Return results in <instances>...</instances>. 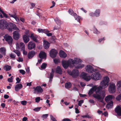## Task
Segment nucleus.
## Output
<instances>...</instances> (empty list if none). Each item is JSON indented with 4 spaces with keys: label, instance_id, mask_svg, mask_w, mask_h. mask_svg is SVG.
I'll list each match as a JSON object with an SVG mask.
<instances>
[{
    "label": "nucleus",
    "instance_id": "1",
    "mask_svg": "<svg viewBox=\"0 0 121 121\" xmlns=\"http://www.w3.org/2000/svg\"><path fill=\"white\" fill-rule=\"evenodd\" d=\"M98 88L97 86H93L89 90L88 94L89 95H91L95 91L96 93L93 94V96L95 98L97 99L99 102L103 103L104 98L105 95V92L104 91H102L100 92L99 90L97 89Z\"/></svg>",
    "mask_w": 121,
    "mask_h": 121
},
{
    "label": "nucleus",
    "instance_id": "2",
    "mask_svg": "<svg viewBox=\"0 0 121 121\" xmlns=\"http://www.w3.org/2000/svg\"><path fill=\"white\" fill-rule=\"evenodd\" d=\"M81 76L82 78L87 81H89L91 79V78L95 80H100L102 78L101 75L99 72H96L94 74L91 75V77L87 74L84 72L82 73Z\"/></svg>",
    "mask_w": 121,
    "mask_h": 121
},
{
    "label": "nucleus",
    "instance_id": "3",
    "mask_svg": "<svg viewBox=\"0 0 121 121\" xmlns=\"http://www.w3.org/2000/svg\"><path fill=\"white\" fill-rule=\"evenodd\" d=\"M80 60L79 58H75L74 60L70 59L68 61L62 60V64L64 68L66 69L69 66H71V64L74 65L75 64H77Z\"/></svg>",
    "mask_w": 121,
    "mask_h": 121
},
{
    "label": "nucleus",
    "instance_id": "4",
    "mask_svg": "<svg viewBox=\"0 0 121 121\" xmlns=\"http://www.w3.org/2000/svg\"><path fill=\"white\" fill-rule=\"evenodd\" d=\"M109 82V79L108 77L105 76L103 78L102 80L100 82L99 86H97V89L99 90L100 92L102 91V89L107 87Z\"/></svg>",
    "mask_w": 121,
    "mask_h": 121
},
{
    "label": "nucleus",
    "instance_id": "5",
    "mask_svg": "<svg viewBox=\"0 0 121 121\" xmlns=\"http://www.w3.org/2000/svg\"><path fill=\"white\" fill-rule=\"evenodd\" d=\"M113 96L112 95H109L105 97V100L108 103L110 101H111L106 105L107 107H111L113 106V102L112 101H111L113 98Z\"/></svg>",
    "mask_w": 121,
    "mask_h": 121
},
{
    "label": "nucleus",
    "instance_id": "6",
    "mask_svg": "<svg viewBox=\"0 0 121 121\" xmlns=\"http://www.w3.org/2000/svg\"><path fill=\"white\" fill-rule=\"evenodd\" d=\"M116 87L115 83L113 82H110L108 86V91L110 93H114L116 91Z\"/></svg>",
    "mask_w": 121,
    "mask_h": 121
},
{
    "label": "nucleus",
    "instance_id": "7",
    "mask_svg": "<svg viewBox=\"0 0 121 121\" xmlns=\"http://www.w3.org/2000/svg\"><path fill=\"white\" fill-rule=\"evenodd\" d=\"M6 28L9 31H11L13 30H16L18 31H19V29L14 24L11 23H8Z\"/></svg>",
    "mask_w": 121,
    "mask_h": 121
},
{
    "label": "nucleus",
    "instance_id": "8",
    "mask_svg": "<svg viewBox=\"0 0 121 121\" xmlns=\"http://www.w3.org/2000/svg\"><path fill=\"white\" fill-rule=\"evenodd\" d=\"M68 74L72 76L73 78H75L77 77L78 75L79 72L77 69H73L72 71H69L68 72Z\"/></svg>",
    "mask_w": 121,
    "mask_h": 121
},
{
    "label": "nucleus",
    "instance_id": "9",
    "mask_svg": "<svg viewBox=\"0 0 121 121\" xmlns=\"http://www.w3.org/2000/svg\"><path fill=\"white\" fill-rule=\"evenodd\" d=\"M8 23L5 20H0V29L3 30L6 29Z\"/></svg>",
    "mask_w": 121,
    "mask_h": 121
},
{
    "label": "nucleus",
    "instance_id": "10",
    "mask_svg": "<svg viewBox=\"0 0 121 121\" xmlns=\"http://www.w3.org/2000/svg\"><path fill=\"white\" fill-rule=\"evenodd\" d=\"M4 37L8 43L10 45H11L13 41L12 37L8 35H6L4 36Z\"/></svg>",
    "mask_w": 121,
    "mask_h": 121
},
{
    "label": "nucleus",
    "instance_id": "11",
    "mask_svg": "<svg viewBox=\"0 0 121 121\" xmlns=\"http://www.w3.org/2000/svg\"><path fill=\"white\" fill-rule=\"evenodd\" d=\"M57 52L56 50L55 49H52L50 52L49 54L50 57L52 58L56 57L57 54Z\"/></svg>",
    "mask_w": 121,
    "mask_h": 121
},
{
    "label": "nucleus",
    "instance_id": "12",
    "mask_svg": "<svg viewBox=\"0 0 121 121\" xmlns=\"http://www.w3.org/2000/svg\"><path fill=\"white\" fill-rule=\"evenodd\" d=\"M16 49H17L19 50L20 48L22 50L25 49V45L23 43H20L19 44V45L18 43H16Z\"/></svg>",
    "mask_w": 121,
    "mask_h": 121
},
{
    "label": "nucleus",
    "instance_id": "13",
    "mask_svg": "<svg viewBox=\"0 0 121 121\" xmlns=\"http://www.w3.org/2000/svg\"><path fill=\"white\" fill-rule=\"evenodd\" d=\"M19 31L16 30L14 31L13 33V38L15 40H17L18 39L20 38V34L19 33Z\"/></svg>",
    "mask_w": 121,
    "mask_h": 121
},
{
    "label": "nucleus",
    "instance_id": "14",
    "mask_svg": "<svg viewBox=\"0 0 121 121\" xmlns=\"http://www.w3.org/2000/svg\"><path fill=\"white\" fill-rule=\"evenodd\" d=\"M80 59L79 62L77 64H75L74 65L75 68L77 69H81L84 66V65L82 64H80V63H81L82 62V60L79 58Z\"/></svg>",
    "mask_w": 121,
    "mask_h": 121
},
{
    "label": "nucleus",
    "instance_id": "15",
    "mask_svg": "<svg viewBox=\"0 0 121 121\" xmlns=\"http://www.w3.org/2000/svg\"><path fill=\"white\" fill-rule=\"evenodd\" d=\"M85 69L86 71L90 73H91L94 71V69L92 66L90 65L86 66Z\"/></svg>",
    "mask_w": 121,
    "mask_h": 121
},
{
    "label": "nucleus",
    "instance_id": "16",
    "mask_svg": "<svg viewBox=\"0 0 121 121\" xmlns=\"http://www.w3.org/2000/svg\"><path fill=\"white\" fill-rule=\"evenodd\" d=\"M35 47V44L31 41H30L28 43L27 47L28 49L29 50H31Z\"/></svg>",
    "mask_w": 121,
    "mask_h": 121
},
{
    "label": "nucleus",
    "instance_id": "17",
    "mask_svg": "<svg viewBox=\"0 0 121 121\" xmlns=\"http://www.w3.org/2000/svg\"><path fill=\"white\" fill-rule=\"evenodd\" d=\"M115 110L118 116H121V107L119 106H117Z\"/></svg>",
    "mask_w": 121,
    "mask_h": 121
},
{
    "label": "nucleus",
    "instance_id": "18",
    "mask_svg": "<svg viewBox=\"0 0 121 121\" xmlns=\"http://www.w3.org/2000/svg\"><path fill=\"white\" fill-rule=\"evenodd\" d=\"M39 56L41 59H45L46 58V55L45 52L43 51H41L39 54Z\"/></svg>",
    "mask_w": 121,
    "mask_h": 121
},
{
    "label": "nucleus",
    "instance_id": "19",
    "mask_svg": "<svg viewBox=\"0 0 121 121\" xmlns=\"http://www.w3.org/2000/svg\"><path fill=\"white\" fill-rule=\"evenodd\" d=\"M9 14L10 17H13L15 19L17 22H18L19 21V18L17 16L16 13H14L13 14L9 13Z\"/></svg>",
    "mask_w": 121,
    "mask_h": 121
},
{
    "label": "nucleus",
    "instance_id": "20",
    "mask_svg": "<svg viewBox=\"0 0 121 121\" xmlns=\"http://www.w3.org/2000/svg\"><path fill=\"white\" fill-rule=\"evenodd\" d=\"M22 87L23 86L21 84H17L15 86V90L16 91H18L19 90L22 89Z\"/></svg>",
    "mask_w": 121,
    "mask_h": 121
},
{
    "label": "nucleus",
    "instance_id": "21",
    "mask_svg": "<svg viewBox=\"0 0 121 121\" xmlns=\"http://www.w3.org/2000/svg\"><path fill=\"white\" fill-rule=\"evenodd\" d=\"M35 54V52L33 51L30 52L28 54V56L29 59H31L33 57Z\"/></svg>",
    "mask_w": 121,
    "mask_h": 121
},
{
    "label": "nucleus",
    "instance_id": "22",
    "mask_svg": "<svg viewBox=\"0 0 121 121\" xmlns=\"http://www.w3.org/2000/svg\"><path fill=\"white\" fill-rule=\"evenodd\" d=\"M117 86L118 91L121 93V81H119L117 82Z\"/></svg>",
    "mask_w": 121,
    "mask_h": 121
},
{
    "label": "nucleus",
    "instance_id": "23",
    "mask_svg": "<svg viewBox=\"0 0 121 121\" xmlns=\"http://www.w3.org/2000/svg\"><path fill=\"white\" fill-rule=\"evenodd\" d=\"M59 55L60 57L65 58L67 56L66 54L63 51H60L59 52Z\"/></svg>",
    "mask_w": 121,
    "mask_h": 121
},
{
    "label": "nucleus",
    "instance_id": "24",
    "mask_svg": "<svg viewBox=\"0 0 121 121\" xmlns=\"http://www.w3.org/2000/svg\"><path fill=\"white\" fill-rule=\"evenodd\" d=\"M43 45L45 49H47L49 48L50 44L48 41L44 40L43 41Z\"/></svg>",
    "mask_w": 121,
    "mask_h": 121
},
{
    "label": "nucleus",
    "instance_id": "25",
    "mask_svg": "<svg viewBox=\"0 0 121 121\" xmlns=\"http://www.w3.org/2000/svg\"><path fill=\"white\" fill-rule=\"evenodd\" d=\"M34 91L38 92H42L43 91V90L40 86H37L36 87L34 90Z\"/></svg>",
    "mask_w": 121,
    "mask_h": 121
},
{
    "label": "nucleus",
    "instance_id": "26",
    "mask_svg": "<svg viewBox=\"0 0 121 121\" xmlns=\"http://www.w3.org/2000/svg\"><path fill=\"white\" fill-rule=\"evenodd\" d=\"M11 67L7 65H5L3 67L4 69L6 71L10 70L11 69Z\"/></svg>",
    "mask_w": 121,
    "mask_h": 121
},
{
    "label": "nucleus",
    "instance_id": "27",
    "mask_svg": "<svg viewBox=\"0 0 121 121\" xmlns=\"http://www.w3.org/2000/svg\"><path fill=\"white\" fill-rule=\"evenodd\" d=\"M23 39L24 42L26 43H27L30 40L28 37L26 35L23 36Z\"/></svg>",
    "mask_w": 121,
    "mask_h": 121
},
{
    "label": "nucleus",
    "instance_id": "28",
    "mask_svg": "<svg viewBox=\"0 0 121 121\" xmlns=\"http://www.w3.org/2000/svg\"><path fill=\"white\" fill-rule=\"evenodd\" d=\"M6 52V49L4 47H2L0 48V52L3 55H5Z\"/></svg>",
    "mask_w": 121,
    "mask_h": 121
},
{
    "label": "nucleus",
    "instance_id": "29",
    "mask_svg": "<svg viewBox=\"0 0 121 121\" xmlns=\"http://www.w3.org/2000/svg\"><path fill=\"white\" fill-rule=\"evenodd\" d=\"M56 72L60 74H61L62 73V71L59 66H58L56 69Z\"/></svg>",
    "mask_w": 121,
    "mask_h": 121
},
{
    "label": "nucleus",
    "instance_id": "30",
    "mask_svg": "<svg viewBox=\"0 0 121 121\" xmlns=\"http://www.w3.org/2000/svg\"><path fill=\"white\" fill-rule=\"evenodd\" d=\"M100 9H96L94 12L95 16L96 17H98L100 15Z\"/></svg>",
    "mask_w": 121,
    "mask_h": 121
},
{
    "label": "nucleus",
    "instance_id": "31",
    "mask_svg": "<svg viewBox=\"0 0 121 121\" xmlns=\"http://www.w3.org/2000/svg\"><path fill=\"white\" fill-rule=\"evenodd\" d=\"M73 16L75 19L76 20H77L78 22H79L80 20L81 19L80 17L78 16L76 13H74L73 14Z\"/></svg>",
    "mask_w": 121,
    "mask_h": 121
},
{
    "label": "nucleus",
    "instance_id": "32",
    "mask_svg": "<svg viewBox=\"0 0 121 121\" xmlns=\"http://www.w3.org/2000/svg\"><path fill=\"white\" fill-rule=\"evenodd\" d=\"M30 37L35 42H38L37 40V39L36 37L32 33L31 34Z\"/></svg>",
    "mask_w": 121,
    "mask_h": 121
},
{
    "label": "nucleus",
    "instance_id": "33",
    "mask_svg": "<svg viewBox=\"0 0 121 121\" xmlns=\"http://www.w3.org/2000/svg\"><path fill=\"white\" fill-rule=\"evenodd\" d=\"M65 87L67 89L70 88L71 86V84L69 82L66 83L65 84Z\"/></svg>",
    "mask_w": 121,
    "mask_h": 121
},
{
    "label": "nucleus",
    "instance_id": "34",
    "mask_svg": "<svg viewBox=\"0 0 121 121\" xmlns=\"http://www.w3.org/2000/svg\"><path fill=\"white\" fill-rule=\"evenodd\" d=\"M55 21L56 23L58 25H60L61 24V22L60 19L58 18H56L55 19Z\"/></svg>",
    "mask_w": 121,
    "mask_h": 121
},
{
    "label": "nucleus",
    "instance_id": "35",
    "mask_svg": "<svg viewBox=\"0 0 121 121\" xmlns=\"http://www.w3.org/2000/svg\"><path fill=\"white\" fill-rule=\"evenodd\" d=\"M93 32L94 33L96 34H99L100 33L97 30L95 26H94Z\"/></svg>",
    "mask_w": 121,
    "mask_h": 121
},
{
    "label": "nucleus",
    "instance_id": "36",
    "mask_svg": "<svg viewBox=\"0 0 121 121\" xmlns=\"http://www.w3.org/2000/svg\"><path fill=\"white\" fill-rule=\"evenodd\" d=\"M13 52L16 54L18 56H20V52L18 50H14Z\"/></svg>",
    "mask_w": 121,
    "mask_h": 121
},
{
    "label": "nucleus",
    "instance_id": "37",
    "mask_svg": "<svg viewBox=\"0 0 121 121\" xmlns=\"http://www.w3.org/2000/svg\"><path fill=\"white\" fill-rule=\"evenodd\" d=\"M53 61L54 63L56 64H57L60 62V60L57 58L54 59Z\"/></svg>",
    "mask_w": 121,
    "mask_h": 121
},
{
    "label": "nucleus",
    "instance_id": "38",
    "mask_svg": "<svg viewBox=\"0 0 121 121\" xmlns=\"http://www.w3.org/2000/svg\"><path fill=\"white\" fill-rule=\"evenodd\" d=\"M47 66V64L45 63H43L41 66V68L42 69H44Z\"/></svg>",
    "mask_w": 121,
    "mask_h": 121
},
{
    "label": "nucleus",
    "instance_id": "39",
    "mask_svg": "<svg viewBox=\"0 0 121 121\" xmlns=\"http://www.w3.org/2000/svg\"><path fill=\"white\" fill-rule=\"evenodd\" d=\"M83 103V100H81L78 101V106H81L82 104Z\"/></svg>",
    "mask_w": 121,
    "mask_h": 121
},
{
    "label": "nucleus",
    "instance_id": "40",
    "mask_svg": "<svg viewBox=\"0 0 121 121\" xmlns=\"http://www.w3.org/2000/svg\"><path fill=\"white\" fill-rule=\"evenodd\" d=\"M10 57L13 59H14L16 57V55L13 54V53H11L10 55Z\"/></svg>",
    "mask_w": 121,
    "mask_h": 121
},
{
    "label": "nucleus",
    "instance_id": "41",
    "mask_svg": "<svg viewBox=\"0 0 121 121\" xmlns=\"http://www.w3.org/2000/svg\"><path fill=\"white\" fill-rule=\"evenodd\" d=\"M41 108V107H37L34 109L33 110L35 112H38L39 111Z\"/></svg>",
    "mask_w": 121,
    "mask_h": 121
},
{
    "label": "nucleus",
    "instance_id": "42",
    "mask_svg": "<svg viewBox=\"0 0 121 121\" xmlns=\"http://www.w3.org/2000/svg\"><path fill=\"white\" fill-rule=\"evenodd\" d=\"M68 12L69 14L72 15L73 16V14L74 13H74L73 10H71L69 9V10Z\"/></svg>",
    "mask_w": 121,
    "mask_h": 121
},
{
    "label": "nucleus",
    "instance_id": "43",
    "mask_svg": "<svg viewBox=\"0 0 121 121\" xmlns=\"http://www.w3.org/2000/svg\"><path fill=\"white\" fill-rule=\"evenodd\" d=\"M82 117L83 118L86 117L88 118H91V117L88 115H86L84 116H82Z\"/></svg>",
    "mask_w": 121,
    "mask_h": 121
},
{
    "label": "nucleus",
    "instance_id": "44",
    "mask_svg": "<svg viewBox=\"0 0 121 121\" xmlns=\"http://www.w3.org/2000/svg\"><path fill=\"white\" fill-rule=\"evenodd\" d=\"M51 119L53 121H57L55 118L52 115H50Z\"/></svg>",
    "mask_w": 121,
    "mask_h": 121
},
{
    "label": "nucleus",
    "instance_id": "45",
    "mask_svg": "<svg viewBox=\"0 0 121 121\" xmlns=\"http://www.w3.org/2000/svg\"><path fill=\"white\" fill-rule=\"evenodd\" d=\"M27 102L26 101H25V100H24V101H21V104H22L23 105H25L26 104V103Z\"/></svg>",
    "mask_w": 121,
    "mask_h": 121
},
{
    "label": "nucleus",
    "instance_id": "46",
    "mask_svg": "<svg viewBox=\"0 0 121 121\" xmlns=\"http://www.w3.org/2000/svg\"><path fill=\"white\" fill-rule=\"evenodd\" d=\"M116 99L118 101L121 100V94L118 95L116 98Z\"/></svg>",
    "mask_w": 121,
    "mask_h": 121
},
{
    "label": "nucleus",
    "instance_id": "47",
    "mask_svg": "<svg viewBox=\"0 0 121 121\" xmlns=\"http://www.w3.org/2000/svg\"><path fill=\"white\" fill-rule=\"evenodd\" d=\"M19 71L20 73L23 75L25 73V71L23 69L20 70Z\"/></svg>",
    "mask_w": 121,
    "mask_h": 121
},
{
    "label": "nucleus",
    "instance_id": "48",
    "mask_svg": "<svg viewBox=\"0 0 121 121\" xmlns=\"http://www.w3.org/2000/svg\"><path fill=\"white\" fill-rule=\"evenodd\" d=\"M48 115V114H43L42 115V117L43 118L46 119Z\"/></svg>",
    "mask_w": 121,
    "mask_h": 121
},
{
    "label": "nucleus",
    "instance_id": "49",
    "mask_svg": "<svg viewBox=\"0 0 121 121\" xmlns=\"http://www.w3.org/2000/svg\"><path fill=\"white\" fill-rule=\"evenodd\" d=\"M30 4L31 5L32 7H31L30 8V9H32L34 8L35 5V4L33 3H30Z\"/></svg>",
    "mask_w": 121,
    "mask_h": 121
},
{
    "label": "nucleus",
    "instance_id": "50",
    "mask_svg": "<svg viewBox=\"0 0 121 121\" xmlns=\"http://www.w3.org/2000/svg\"><path fill=\"white\" fill-rule=\"evenodd\" d=\"M13 76L11 77L10 78H9L8 79V81L9 82H13L12 77Z\"/></svg>",
    "mask_w": 121,
    "mask_h": 121
},
{
    "label": "nucleus",
    "instance_id": "51",
    "mask_svg": "<svg viewBox=\"0 0 121 121\" xmlns=\"http://www.w3.org/2000/svg\"><path fill=\"white\" fill-rule=\"evenodd\" d=\"M40 100V97H38L35 99V101L36 102L38 103Z\"/></svg>",
    "mask_w": 121,
    "mask_h": 121
},
{
    "label": "nucleus",
    "instance_id": "52",
    "mask_svg": "<svg viewBox=\"0 0 121 121\" xmlns=\"http://www.w3.org/2000/svg\"><path fill=\"white\" fill-rule=\"evenodd\" d=\"M105 39V38L104 37L103 38H101V39H98V42H100L102 41L103 40H104Z\"/></svg>",
    "mask_w": 121,
    "mask_h": 121
},
{
    "label": "nucleus",
    "instance_id": "53",
    "mask_svg": "<svg viewBox=\"0 0 121 121\" xmlns=\"http://www.w3.org/2000/svg\"><path fill=\"white\" fill-rule=\"evenodd\" d=\"M16 80L17 81V82H16V84L20 83V82L21 81V80L19 78L17 77V78Z\"/></svg>",
    "mask_w": 121,
    "mask_h": 121
},
{
    "label": "nucleus",
    "instance_id": "54",
    "mask_svg": "<svg viewBox=\"0 0 121 121\" xmlns=\"http://www.w3.org/2000/svg\"><path fill=\"white\" fill-rule=\"evenodd\" d=\"M52 5L50 7V8H51L54 7L55 6V2L54 1H52Z\"/></svg>",
    "mask_w": 121,
    "mask_h": 121
},
{
    "label": "nucleus",
    "instance_id": "55",
    "mask_svg": "<svg viewBox=\"0 0 121 121\" xmlns=\"http://www.w3.org/2000/svg\"><path fill=\"white\" fill-rule=\"evenodd\" d=\"M1 13L3 14L5 18H7L8 17V16L7 15L6 13H4L3 11Z\"/></svg>",
    "mask_w": 121,
    "mask_h": 121
},
{
    "label": "nucleus",
    "instance_id": "56",
    "mask_svg": "<svg viewBox=\"0 0 121 121\" xmlns=\"http://www.w3.org/2000/svg\"><path fill=\"white\" fill-rule=\"evenodd\" d=\"M43 33H46V34L49 32V31L46 29L43 30Z\"/></svg>",
    "mask_w": 121,
    "mask_h": 121
},
{
    "label": "nucleus",
    "instance_id": "57",
    "mask_svg": "<svg viewBox=\"0 0 121 121\" xmlns=\"http://www.w3.org/2000/svg\"><path fill=\"white\" fill-rule=\"evenodd\" d=\"M59 27L57 26H54V28L53 30H57L59 29Z\"/></svg>",
    "mask_w": 121,
    "mask_h": 121
},
{
    "label": "nucleus",
    "instance_id": "58",
    "mask_svg": "<svg viewBox=\"0 0 121 121\" xmlns=\"http://www.w3.org/2000/svg\"><path fill=\"white\" fill-rule=\"evenodd\" d=\"M68 118H65L63 119L62 121H71Z\"/></svg>",
    "mask_w": 121,
    "mask_h": 121
},
{
    "label": "nucleus",
    "instance_id": "59",
    "mask_svg": "<svg viewBox=\"0 0 121 121\" xmlns=\"http://www.w3.org/2000/svg\"><path fill=\"white\" fill-rule=\"evenodd\" d=\"M22 50H23V53L24 55H26L27 54V52L26 51H25V49Z\"/></svg>",
    "mask_w": 121,
    "mask_h": 121
},
{
    "label": "nucleus",
    "instance_id": "60",
    "mask_svg": "<svg viewBox=\"0 0 121 121\" xmlns=\"http://www.w3.org/2000/svg\"><path fill=\"white\" fill-rule=\"evenodd\" d=\"M80 84L82 87H83L85 86V84L83 82H80Z\"/></svg>",
    "mask_w": 121,
    "mask_h": 121
},
{
    "label": "nucleus",
    "instance_id": "61",
    "mask_svg": "<svg viewBox=\"0 0 121 121\" xmlns=\"http://www.w3.org/2000/svg\"><path fill=\"white\" fill-rule=\"evenodd\" d=\"M89 102L91 104H94V102L93 100L92 99H91L89 100Z\"/></svg>",
    "mask_w": 121,
    "mask_h": 121
},
{
    "label": "nucleus",
    "instance_id": "62",
    "mask_svg": "<svg viewBox=\"0 0 121 121\" xmlns=\"http://www.w3.org/2000/svg\"><path fill=\"white\" fill-rule=\"evenodd\" d=\"M38 31L39 33H40V32L43 33V30L41 29H38Z\"/></svg>",
    "mask_w": 121,
    "mask_h": 121
},
{
    "label": "nucleus",
    "instance_id": "63",
    "mask_svg": "<svg viewBox=\"0 0 121 121\" xmlns=\"http://www.w3.org/2000/svg\"><path fill=\"white\" fill-rule=\"evenodd\" d=\"M90 16H95L94 13H91L89 14Z\"/></svg>",
    "mask_w": 121,
    "mask_h": 121
},
{
    "label": "nucleus",
    "instance_id": "64",
    "mask_svg": "<svg viewBox=\"0 0 121 121\" xmlns=\"http://www.w3.org/2000/svg\"><path fill=\"white\" fill-rule=\"evenodd\" d=\"M9 96L8 95H5L4 96V97L5 99H7L9 98Z\"/></svg>",
    "mask_w": 121,
    "mask_h": 121
}]
</instances>
